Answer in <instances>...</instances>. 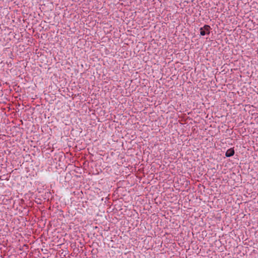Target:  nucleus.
Segmentation results:
<instances>
[{
	"label": "nucleus",
	"instance_id": "f257e3e1",
	"mask_svg": "<svg viewBox=\"0 0 258 258\" xmlns=\"http://www.w3.org/2000/svg\"><path fill=\"white\" fill-rule=\"evenodd\" d=\"M210 27L209 25H205L203 27L200 28V34L204 36L206 34H209Z\"/></svg>",
	"mask_w": 258,
	"mask_h": 258
},
{
	"label": "nucleus",
	"instance_id": "f03ea898",
	"mask_svg": "<svg viewBox=\"0 0 258 258\" xmlns=\"http://www.w3.org/2000/svg\"><path fill=\"white\" fill-rule=\"evenodd\" d=\"M234 154V150L232 148H230L226 152L225 155L226 157H229L232 156Z\"/></svg>",
	"mask_w": 258,
	"mask_h": 258
}]
</instances>
